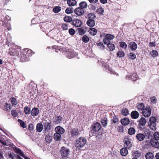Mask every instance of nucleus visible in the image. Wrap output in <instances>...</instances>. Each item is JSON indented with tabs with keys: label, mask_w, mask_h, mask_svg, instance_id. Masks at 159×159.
Returning <instances> with one entry per match:
<instances>
[{
	"label": "nucleus",
	"mask_w": 159,
	"mask_h": 159,
	"mask_svg": "<svg viewBox=\"0 0 159 159\" xmlns=\"http://www.w3.org/2000/svg\"><path fill=\"white\" fill-rule=\"evenodd\" d=\"M52 137L50 135V134H48L45 137V140L47 143H50L52 140Z\"/></svg>",
	"instance_id": "nucleus-27"
},
{
	"label": "nucleus",
	"mask_w": 159,
	"mask_h": 159,
	"mask_svg": "<svg viewBox=\"0 0 159 159\" xmlns=\"http://www.w3.org/2000/svg\"><path fill=\"white\" fill-rule=\"evenodd\" d=\"M62 28L64 30H66L68 29V26L66 24H63L62 25Z\"/></svg>",
	"instance_id": "nucleus-58"
},
{
	"label": "nucleus",
	"mask_w": 159,
	"mask_h": 159,
	"mask_svg": "<svg viewBox=\"0 0 159 159\" xmlns=\"http://www.w3.org/2000/svg\"><path fill=\"white\" fill-rule=\"evenodd\" d=\"M153 136L155 139L156 140H159V132H155L153 134Z\"/></svg>",
	"instance_id": "nucleus-45"
},
{
	"label": "nucleus",
	"mask_w": 159,
	"mask_h": 159,
	"mask_svg": "<svg viewBox=\"0 0 159 159\" xmlns=\"http://www.w3.org/2000/svg\"><path fill=\"white\" fill-rule=\"evenodd\" d=\"M120 153L122 156H125L128 154V151L126 148H123L120 151Z\"/></svg>",
	"instance_id": "nucleus-16"
},
{
	"label": "nucleus",
	"mask_w": 159,
	"mask_h": 159,
	"mask_svg": "<svg viewBox=\"0 0 159 159\" xmlns=\"http://www.w3.org/2000/svg\"><path fill=\"white\" fill-rule=\"evenodd\" d=\"M74 13L78 16H81L84 14V11L81 8L78 7L74 10Z\"/></svg>",
	"instance_id": "nucleus-7"
},
{
	"label": "nucleus",
	"mask_w": 159,
	"mask_h": 159,
	"mask_svg": "<svg viewBox=\"0 0 159 159\" xmlns=\"http://www.w3.org/2000/svg\"><path fill=\"white\" fill-rule=\"evenodd\" d=\"M0 143L4 145H7V143L6 142L3 141L2 140L0 139Z\"/></svg>",
	"instance_id": "nucleus-60"
},
{
	"label": "nucleus",
	"mask_w": 159,
	"mask_h": 159,
	"mask_svg": "<svg viewBox=\"0 0 159 159\" xmlns=\"http://www.w3.org/2000/svg\"><path fill=\"white\" fill-rule=\"evenodd\" d=\"M130 57L131 59L134 60V59L136 57V56L134 53L131 52L129 54Z\"/></svg>",
	"instance_id": "nucleus-50"
},
{
	"label": "nucleus",
	"mask_w": 159,
	"mask_h": 159,
	"mask_svg": "<svg viewBox=\"0 0 159 159\" xmlns=\"http://www.w3.org/2000/svg\"><path fill=\"white\" fill-rule=\"evenodd\" d=\"M145 157L146 159H153L154 157V155L153 153L148 152L146 154Z\"/></svg>",
	"instance_id": "nucleus-20"
},
{
	"label": "nucleus",
	"mask_w": 159,
	"mask_h": 159,
	"mask_svg": "<svg viewBox=\"0 0 159 159\" xmlns=\"http://www.w3.org/2000/svg\"><path fill=\"white\" fill-rule=\"evenodd\" d=\"M73 8L68 7L65 11V12L67 14H70L73 12Z\"/></svg>",
	"instance_id": "nucleus-38"
},
{
	"label": "nucleus",
	"mask_w": 159,
	"mask_h": 159,
	"mask_svg": "<svg viewBox=\"0 0 159 159\" xmlns=\"http://www.w3.org/2000/svg\"><path fill=\"white\" fill-rule=\"evenodd\" d=\"M31 113L32 116H37L39 113V110L37 108H34L32 110Z\"/></svg>",
	"instance_id": "nucleus-17"
},
{
	"label": "nucleus",
	"mask_w": 159,
	"mask_h": 159,
	"mask_svg": "<svg viewBox=\"0 0 159 159\" xmlns=\"http://www.w3.org/2000/svg\"><path fill=\"white\" fill-rule=\"evenodd\" d=\"M114 38L113 35L111 34H107L106 35L105 38L103 39V41L105 44L110 43V40L113 39Z\"/></svg>",
	"instance_id": "nucleus-2"
},
{
	"label": "nucleus",
	"mask_w": 159,
	"mask_h": 159,
	"mask_svg": "<svg viewBox=\"0 0 159 159\" xmlns=\"http://www.w3.org/2000/svg\"><path fill=\"white\" fill-rule=\"evenodd\" d=\"M107 47L109 48V49L110 51H113L115 49V47L113 44L109 43L108 44H107Z\"/></svg>",
	"instance_id": "nucleus-28"
},
{
	"label": "nucleus",
	"mask_w": 159,
	"mask_h": 159,
	"mask_svg": "<svg viewBox=\"0 0 159 159\" xmlns=\"http://www.w3.org/2000/svg\"><path fill=\"white\" fill-rule=\"evenodd\" d=\"M82 41L84 43H87L89 40V38L86 35H84L82 38Z\"/></svg>",
	"instance_id": "nucleus-44"
},
{
	"label": "nucleus",
	"mask_w": 159,
	"mask_h": 159,
	"mask_svg": "<svg viewBox=\"0 0 159 159\" xmlns=\"http://www.w3.org/2000/svg\"><path fill=\"white\" fill-rule=\"evenodd\" d=\"M121 122L123 125H126L129 123V121L128 118H124L121 120Z\"/></svg>",
	"instance_id": "nucleus-24"
},
{
	"label": "nucleus",
	"mask_w": 159,
	"mask_h": 159,
	"mask_svg": "<svg viewBox=\"0 0 159 159\" xmlns=\"http://www.w3.org/2000/svg\"><path fill=\"white\" fill-rule=\"evenodd\" d=\"M128 132L129 135H132L135 134V130L134 128L131 127L128 129Z\"/></svg>",
	"instance_id": "nucleus-29"
},
{
	"label": "nucleus",
	"mask_w": 159,
	"mask_h": 159,
	"mask_svg": "<svg viewBox=\"0 0 159 159\" xmlns=\"http://www.w3.org/2000/svg\"><path fill=\"white\" fill-rule=\"evenodd\" d=\"M133 154L136 157H139L140 156L141 154L137 151H134L133 152Z\"/></svg>",
	"instance_id": "nucleus-49"
},
{
	"label": "nucleus",
	"mask_w": 159,
	"mask_h": 159,
	"mask_svg": "<svg viewBox=\"0 0 159 159\" xmlns=\"http://www.w3.org/2000/svg\"><path fill=\"white\" fill-rule=\"evenodd\" d=\"M7 155L9 158H11L12 159H17V157L16 156L15 154L13 153L8 152Z\"/></svg>",
	"instance_id": "nucleus-31"
},
{
	"label": "nucleus",
	"mask_w": 159,
	"mask_h": 159,
	"mask_svg": "<svg viewBox=\"0 0 159 159\" xmlns=\"http://www.w3.org/2000/svg\"><path fill=\"white\" fill-rule=\"evenodd\" d=\"M124 142V145L125 148L129 149L132 146V143L127 137H125Z\"/></svg>",
	"instance_id": "nucleus-4"
},
{
	"label": "nucleus",
	"mask_w": 159,
	"mask_h": 159,
	"mask_svg": "<svg viewBox=\"0 0 159 159\" xmlns=\"http://www.w3.org/2000/svg\"><path fill=\"white\" fill-rule=\"evenodd\" d=\"M120 47L123 49H125L127 48V45L124 42H120L119 43Z\"/></svg>",
	"instance_id": "nucleus-33"
},
{
	"label": "nucleus",
	"mask_w": 159,
	"mask_h": 159,
	"mask_svg": "<svg viewBox=\"0 0 159 159\" xmlns=\"http://www.w3.org/2000/svg\"><path fill=\"white\" fill-rule=\"evenodd\" d=\"M101 3L103 4H105L107 2V0H100Z\"/></svg>",
	"instance_id": "nucleus-63"
},
{
	"label": "nucleus",
	"mask_w": 159,
	"mask_h": 159,
	"mask_svg": "<svg viewBox=\"0 0 159 159\" xmlns=\"http://www.w3.org/2000/svg\"><path fill=\"white\" fill-rule=\"evenodd\" d=\"M139 123V125L140 126H143L146 123V120L144 117H142L138 121Z\"/></svg>",
	"instance_id": "nucleus-14"
},
{
	"label": "nucleus",
	"mask_w": 159,
	"mask_h": 159,
	"mask_svg": "<svg viewBox=\"0 0 159 159\" xmlns=\"http://www.w3.org/2000/svg\"><path fill=\"white\" fill-rule=\"evenodd\" d=\"M156 120V119L154 117H151L149 119V123H155Z\"/></svg>",
	"instance_id": "nucleus-40"
},
{
	"label": "nucleus",
	"mask_w": 159,
	"mask_h": 159,
	"mask_svg": "<svg viewBox=\"0 0 159 159\" xmlns=\"http://www.w3.org/2000/svg\"><path fill=\"white\" fill-rule=\"evenodd\" d=\"M77 4V2L75 0H68L67 4L69 7H72L75 6Z\"/></svg>",
	"instance_id": "nucleus-18"
},
{
	"label": "nucleus",
	"mask_w": 159,
	"mask_h": 159,
	"mask_svg": "<svg viewBox=\"0 0 159 159\" xmlns=\"http://www.w3.org/2000/svg\"><path fill=\"white\" fill-rule=\"evenodd\" d=\"M24 111L26 114H29L31 112L30 108L28 107H25L24 108Z\"/></svg>",
	"instance_id": "nucleus-34"
},
{
	"label": "nucleus",
	"mask_w": 159,
	"mask_h": 159,
	"mask_svg": "<svg viewBox=\"0 0 159 159\" xmlns=\"http://www.w3.org/2000/svg\"><path fill=\"white\" fill-rule=\"evenodd\" d=\"M129 47L132 51H135L137 48V45L135 42H131L129 43Z\"/></svg>",
	"instance_id": "nucleus-10"
},
{
	"label": "nucleus",
	"mask_w": 159,
	"mask_h": 159,
	"mask_svg": "<svg viewBox=\"0 0 159 159\" xmlns=\"http://www.w3.org/2000/svg\"><path fill=\"white\" fill-rule=\"evenodd\" d=\"M137 107L138 110L139 111H142L144 109V105L143 103H141L139 104H138L137 105Z\"/></svg>",
	"instance_id": "nucleus-26"
},
{
	"label": "nucleus",
	"mask_w": 159,
	"mask_h": 159,
	"mask_svg": "<svg viewBox=\"0 0 159 159\" xmlns=\"http://www.w3.org/2000/svg\"><path fill=\"white\" fill-rule=\"evenodd\" d=\"M69 32L70 35H73L75 34V31L74 29L71 28L69 30Z\"/></svg>",
	"instance_id": "nucleus-52"
},
{
	"label": "nucleus",
	"mask_w": 159,
	"mask_h": 159,
	"mask_svg": "<svg viewBox=\"0 0 159 159\" xmlns=\"http://www.w3.org/2000/svg\"><path fill=\"white\" fill-rule=\"evenodd\" d=\"M13 150L16 153L20 155L22 157L24 158L25 159H30L28 157L25 156L23 152L19 148H16V147H15L13 148Z\"/></svg>",
	"instance_id": "nucleus-6"
},
{
	"label": "nucleus",
	"mask_w": 159,
	"mask_h": 159,
	"mask_svg": "<svg viewBox=\"0 0 159 159\" xmlns=\"http://www.w3.org/2000/svg\"><path fill=\"white\" fill-rule=\"evenodd\" d=\"M73 25L75 27H79L82 24L81 21L79 19H75L72 20Z\"/></svg>",
	"instance_id": "nucleus-11"
},
{
	"label": "nucleus",
	"mask_w": 159,
	"mask_h": 159,
	"mask_svg": "<svg viewBox=\"0 0 159 159\" xmlns=\"http://www.w3.org/2000/svg\"><path fill=\"white\" fill-rule=\"evenodd\" d=\"M117 56L119 57H124L125 55V53L123 51H118L117 53Z\"/></svg>",
	"instance_id": "nucleus-41"
},
{
	"label": "nucleus",
	"mask_w": 159,
	"mask_h": 159,
	"mask_svg": "<svg viewBox=\"0 0 159 159\" xmlns=\"http://www.w3.org/2000/svg\"><path fill=\"white\" fill-rule=\"evenodd\" d=\"M44 131L45 132L50 131L51 129L52 126L50 122H46L44 124Z\"/></svg>",
	"instance_id": "nucleus-8"
},
{
	"label": "nucleus",
	"mask_w": 159,
	"mask_h": 159,
	"mask_svg": "<svg viewBox=\"0 0 159 159\" xmlns=\"http://www.w3.org/2000/svg\"><path fill=\"white\" fill-rule=\"evenodd\" d=\"M151 112V109L150 107H147L143 110L142 114L144 117H148L150 116Z\"/></svg>",
	"instance_id": "nucleus-3"
},
{
	"label": "nucleus",
	"mask_w": 159,
	"mask_h": 159,
	"mask_svg": "<svg viewBox=\"0 0 159 159\" xmlns=\"http://www.w3.org/2000/svg\"><path fill=\"white\" fill-rule=\"evenodd\" d=\"M97 45L101 49H103L104 48V47L102 43H98Z\"/></svg>",
	"instance_id": "nucleus-48"
},
{
	"label": "nucleus",
	"mask_w": 159,
	"mask_h": 159,
	"mask_svg": "<svg viewBox=\"0 0 159 159\" xmlns=\"http://www.w3.org/2000/svg\"><path fill=\"white\" fill-rule=\"evenodd\" d=\"M157 99L156 97H153L150 99V101L151 102L155 103L157 101Z\"/></svg>",
	"instance_id": "nucleus-54"
},
{
	"label": "nucleus",
	"mask_w": 159,
	"mask_h": 159,
	"mask_svg": "<svg viewBox=\"0 0 159 159\" xmlns=\"http://www.w3.org/2000/svg\"><path fill=\"white\" fill-rule=\"evenodd\" d=\"M88 16L89 18L92 19H94L95 17L93 13H92L89 14H88Z\"/></svg>",
	"instance_id": "nucleus-51"
},
{
	"label": "nucleus",
	"mask_w": 159,
	"mask_h": 159,
	"mask_svg": "<svg viewBox=\"0 0 159 159\" xmlns=\"http://www.w3.org/2000/svg\"><path fill=\"white\" fill-rule=\"evenodd\" d=\"M78 30L79 32L80 33V34H82L84 33V30L81 28H78Z\"/></svg>",
	"instance_id": "nucleus-57"
},
{
	"label": "nucleus",
	"mask_w": 159,
	"mask_h": 159,
	"mask_svg": "<svg viewBox=\"0 0 159 159\" xmlns=\"http://www.w3.org/2000/svg\"><path fill=\"white\" fill-rule=\"evenodd\" d=\"M121 112L122 114L124 116H126L129 114L128 111L126 108L122 109Z\"/></svg>",
	"instance_id": "nucleus-36"
},
{
	"label": "nucleus",
	"mask_w": 159,
	"mask_h": 159,
	"mask_svg": "<svg viewBox=\"0 0 159 159\" xmlns=\"http://www.w3.org/2000/svg\"><path fill=\"white\" fill-rule=\"evenodd\" d=\"M61 120L62 117L60 116H58L55 117V121L56 123L58 124L61 121Z\"/></svg>",
	"instance_id": "nucleus-37"
},
{
	"label": "nucleus",
	"mask_w": 159,
	"mask_h": 159,
	"mask_svg": "<svg viewBox=\"0 0 159 159\" xmlns=\"http://www.w3.org/2000/svg\"><path fill=\"white\" fill-rule=\"evenodd\" d=\"M97 12L99 14H102L104 13V10L102 8L100 7L97 9Z\"/></svg>",
	"instance_id": "nucleus-43"
},
{
	"label": "nucleus",
	"mask_w": 159,
	"mask_h": 159,
	"mask_svg": "<svg viewBox=\"0 0 159 159\" xmlns=\"http://www.w3.org/2000/svg\"><path fill=\"white\" fill-rule=\"evenodd\" d=\"M55 131L56 133L60 134H63L65 132L64 129L60 126L57 127L55 128Z\"/></svg>",
	"instance_id": "nucleus-12"
},
{
	"label": "nucleus",
	"mask_w": 159,
	"mask_h": 159,
	"mask_svg": "<svg viewBox=\"0 0 159 159\" xmlns=\"http://www.w3.org/2000/svg\"><path fill=\"white\" fill-rule=\"evenodd\" d=\"M64 20L66 22H69L70 21V19L69 17H65L64 18Z\"/></svg>",
	"instance_id": "nucleus-59"
},
{
	"label": "nucleus",
	"mask_w": 159,
	"mask_h": 159,
	"mask_svg": "<svg viewBox=\"0 0 159 159\" xmlns=\"http://www.w3.org/2000/svg\"><path fill=\"white\" fill-rule=\"evenodd\" d=\"M87 140L85 138L80 137L77 139L75 146L78 149H80L84 146Z\"/></svg>",
	"instance_id": "nucleus-1"
},
{
	"label": "nucleus",
	"mask_w": 159,
	"mask_h": 159,
	"mask_svg": "<svg viewBox=\"0 0 159 159\" xmlns=\"http://www.w3.org/2000/svg\"><path fill=\"white\" fill-rule=\"evenodd\" d=\"M131 116L132 118L136 119L139 117V113L137 111H133L131 113Z\"/></svg>",
	"instance_id": "nucleus-19"
},
{
	"label": "nucleus",
	"mask_w": 159,
	"mask_h": 159,
	"mask_svg": "<svg viewBox=\"0 0 159 159\" xmlns=\"http://www.w3.org/2000/svg\"><path fill=\"white\" fill-rule=\"evenodd\" d=\"M29 129L30 130H32L34 128V126L32 124H30L29 125Z\"/></svg>",
	"instance_id": "nucleus-56"
},
{
	"label": "nucleus",
	"mask_w": 159,
	"mask_h": 159,
	"mask_svg": "<svg viewBox=\"0 0 159 159\" xmlns=\"http://www.w3.org/2000/svg\"><path fill=\"white\" fill-rule=\"evenodd\" d=\"M11 115L14 116H17L18 113L16 111L12 110L11 112Z\"/></svg>",
	"instance_id": "nucleus-55"
},
{
	"label": "nucleus",
	"mask_w": 159,
	"mask_h": 159,
	"mask_svg": "<svg viewBox=\"0 0 159 159\" xmlns=\"http://www.w3.org/2000/svg\"><path fill=\"white\" fill-rule=\"evenodd\" d=\"M61 134H60L56 133L54 134V139L57 141L59 140L61 138Z\"/></svg>",
	"instance_id": "nucleus-30"
},
{
	"label": "nucleus",
	"mask_w": 159,
	"mask_h": 159,
	"mask_svg": "<svg viewBox=\"0 0 159 159\" xmlns=\"http://www.w3.org/2000/svg\"><path fill=\"white\" fill-rule=\"evenodd\" d=\"M43 129V125L40 123L37 124L36 126V130L39 132H41L42 131Z\"/></svg>",
	"instance_id": "nucleus-22"
},
{
	"label": "nucleus",
	"mask_w": 159,
	"mask_h": 159,
	"mask_svg": "<svg viewBox=\"0 0 159 159\" xmlns=\"http://www.w3.org/2000/svg\"><path fill=\"white\" fill-rule=\"evenodd\" d=\"M61 7H60L56 6L53 9V11L55 13H57L61 11Z\"/></svg>",
	"instance_id": "nucleus-35"
},
{
	"label": "nucleus",
	"mask_w": 159,
	"mask_h": 159,
	"mask_svg": "<svg viewBox=\"0 0 159 159\" xmlns=\"http://www.w3.org/2000/svg\"><path fill=\"white\" fill-rule=\"evenodd\" d=\"M86 23L90 27L93 26L95 24L94 21L92 19H89L88 20Z\"/></svg>",
	"instance_id": "nucleus-21"
},
{
	"label": "nucleus",
	"mask_w": 159,
	"mask_h": 159,
	"mask_svg": "<svg viewBox=\"0 0 159 159\" xmlns=\"http://www.w3.org/2000/svg\"><path fill=\"white\" fill-rule=\"evenodd\" d=\"M101 123L102 126L105 127L107 126V119L106 118H104L101 120Z\"/></svg>",
	"instance_id": "nucleus-32"
},
{
	"label": "nucleus",
	"mask_w": 159,
	"mask_h": 159,
	"mask_svg": "<svg viewBox=\"0 0 159 159\" xmlns=\"http://www.w3.org/2000/svg\"><path fill=\"white\" fill-rule=\"evenodd\" d=\"M89 32L90 34L92 35H95L96 34L97 30L96 29L94 28H90Z\"/></svg>",
	"instance_id": "nucleus-25"
},
{
	"label": "nucleus",
	"mask_w": 159,
	"mask_h": 159,
	"mask_svg": "<svg viewBox=\"0 0 159 159\" xmlns=\"http://www.w3.org/2000/svg\"><path fill=\"white\" fill-rule=\"evenodd\" d=\"M18 121L20 123V125L23 128H25L26 127V125L25 122L20 119L18 120Z\"/></svg>",
	"instance_id": "nucleus-46"
},
{
	"label": "nucleus",
	"mask_w": 159,
	"mask_h": 159,
	"mask_svg": "<svg viewBox=\"0 0 159 159\" xmlns=\"http://www.w3.org/2000/svg\"><path fill=\"white\" fill-rule=\"evenodd\" d=\"M6 107L7 108V109H8V108H9V109L11 108V105L10 104L8 103H6Z\"/></svg>",
	"instance_id": "nucleus-61"
},
{
	"label": "nucleus",
	"mask_w": 159,
	"mask_h": 159,
	"mask_svg": "<svg viewBox=\"0 0 159 159\" xmlns=\"http://www.w3.org/2000/svg\"><path fill=\"white\" fill-rule=\"evenodd\" d=\"M137 76L136 74H134L131 76V79L133 81L136 80L137 79Z\"/></svg>",
	"instance_id": "nucleus-47"
},
{
	"label": "nucleus",
	"mask_w": 159,
	"mask_h": 159,
	"mask_svg": "<svg viewBox=\"0 0 159 159\" xmlns=\"http://www.w3.org/2000/svg\"><path fill=\"white\" fill-rule=\"evenodd\" d=\"M60 151L61 155L64 157H67L70 153L69 150L64 147H63L61 148V149L60 150Z\"/></svg>",
	"instance_id": "nucleus-5"
},
{
	"label": "nucleus",
	"mask_w": 159,
	"mask_h": 159,
	"mask_svg": "<svg viewBox=\"0 0 159 159\" xmlns=\"http://www.w3.org/2000/svg\"><path fill=\"white\" fill-rule=\"evenodd\" d=\"M101 128V125L99 123L97 122L93 126V130L95 131H98Z\"/></svg>",
	"instance_id": "nucleus-13"
},
{
	"label": "nucleus",
	"mask_w": 159,
	"mask_h": 159,
	"mask_svg": "<svg viewBox=\"0 0 159 159\" xmlns=\"http://www.w3.org/2000/svg\"><path fill=\"white\" fill-rule=\"evenodd\" d=\"M80 7L81 8L83 9H85L87 7V3L84 1H82L80 2L79 4Z\"/></svg>",
	"instance_id": "nucleus-23"
},
{
	"label": "nucleus",
	"mask_w": 159,
	"mask_h": 159,
	"mask_svg": "<svg viewBox=\"0 0 159 159\" xmlns=\"http://www.w3.org/2000/svg\"><path fill=\"white\" fill-rule=\"evenodd\" d=\"M146 135L142 133H139L136 135V138L139 141H142L145 139Z\"/></svg>",
	"instance_id": "nucleus-9"
},
{
	"label": "nucleus",
	"mask_w": 159,
	"mask_h": 159,
	"mask_svg": "<svg viewBox=\"0 0 159 159\" xmlns=\"http://www.w3.org/2000/svg\"><path fill=\"white\" fill-rule=\"evenodd\" d=\"M11 101L13 105H16V100L14 98H12L11 99Z\"/></svg>",
	"instance_id": "nucleus-53"
},
{
	"label": "nucleus",
	"mask_w": 159,
	"mask_h": 159,
	"mask_svg": "<svg viewBox=\"0 0 159 159\" xmlns=\"http://www.w3.org/2000/svg\"><path fill=\"white\" fill-rule=\"evenodd\" d=\"M155 157L156 159H159V152H158L156 153Z\"/></svg>",
	"instance_id": "nucleus-64"
},
{
	"label": "nucleus",
	"mask_w": 159,
	"mask_h": 159,
	"mask_svg": "<svg viewBox=\"0 0 159 159\" xmlns=\"http://www.w3.org/2000/svg\"><path fill=\"white\" fill-rule=\"evenodd\" d=\"M149 126L151 129L155 130L156 129V125L155 123H149Z\"/></svg>",
	"instance_id": "nucleus-39"
},
{
	"label": "nucleus",
	"mask_w": 159,
	"mask_h": 159,
	"mask_svg": "<svg viewBox=\"0 0 159 159\" xmlns=\"http://www.w3.org/2000/svg\"><path fill=\"white\" fill-rule=\"evenodd\" d=\"M91 3H95L97 2L98 0H88Z\"/></svg>",
	"instance_id": "nucleus-62"
},
{
	"label": "nucleus",
	"mask_w": 159,
	"mask_h": 159,
	"mask_svg": "<svg viewBox=\"0 0 159 159\" xmlns=\"http://www.w3.org/2000/svg\"><path fill=\"white\" fill-rule=\"evenodd\" d=\"M150 54L153 57H156L158 55L157 52L156 50H153L150 52Z\"/></svg>",
	"instance_id": "nucleus-42"
},
{
	"label": "nucleus",
	"mask_w": 159,
	"mask_h": 159,
	"mask_svg": "<svg viewBox=\"0 0 159 159\" xmlns=\"http://www.w3.org/2000/svg\"><path fill=\"white\" fill-rule=\"evenodd\" d=\"M80 131L75 129H72L70 131L71 135L73 137L76 136L79 134H80Z\"/></svg>",
	"instance_id": "nucleus-15"
}]
</instances>
